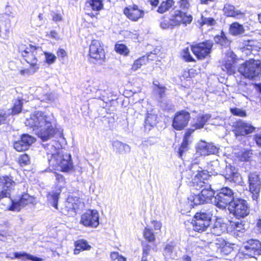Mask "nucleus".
Listing matches in <instances>:
<instances>
[{"label":"nucleus","mask_w":261,"mask_h":261,"mask_svg":"<svg viewBox=\"0 0 261 261\" xmlns=\"http://www.w3.org/2000/svg\"><path fill=\"white\" fill-rule=\"evenodd\" d=\"M254 139L256 144L261 147V134H257L254 136Z\"/></svg>","instance_id":"e2e57ef3"},{"label":"nucleus","mask_w":261,"mask_h":261,"mask_svg":"<svg viewBox=\"0 0 261 261\" xmlns=\"http://www.w3.org/2000/svg\"><path fill=\"white\" fill-rule=\"evenodd\" d=\"M153 85L156 87L154 88V90L158 92L160 97H162L164 95L166 90V87L160 85L158 81L153 82Z\"/></svg>","instance_id":"a18cd8bd"},{"label":"nucleus","mask_w":261,"mask_h":261,"mask_svg":"<svg viewBox=\"0 0 261 261\" xmlns=\"http://www.w3.org/2000/svg\"><path fill=\"white\" fill-rule=\"evenodd\" d=\"M147 58L145 57H142L136 60L132 65V70L136 71L140 68L143 65L146 64L147 62Z\"/></svg>","instance_id":"e433bc0d"},{"label":"nucleus","mask_w":261,"mask_h":261,"mask_svg":"<svg viewBox=\"0 0 261 261\" xmlns=\"http://www.w3.org/2000/svg\"><path fill=\"white\" fill-rule=\"evenodd\" d=\"M248 184L250 192L252 194V198L257 200L261 188V181L259 175L256 173H250L248 175Z\"/></svg>","instance_id":"4468645a"},{"label":"nucleus","mask_w":261,"mask_h":261,"mask_svg":"<svg viewBox=\"0 0 261 261\" xmlns=\"http://www.w3.org/2000/svg\"><path fill=\"white\" fill-rule=\"evenodd\" d=\"M41 101L50 103L54 101V95L52 93H47L39 98Z\"/></svg>","instance_id":"8fccbe9b"},{"label":"nucleus","mask_w":261,"mask_h":261,"mask_svg":"<svg viewBox=\"0 0 261 261\" xmlns=\"http://www.w3.org/2000/svg\"><path fill=\"white\" fill-rule=\"evenodd\" d=\"M226 230V225L221 223L219 221H216L211 228V232L216 236H220Z\"/></svg>","instance_id":"2f4dec72"},{"label":"nucleus","mask_w":261,"mask_h":261,"mask_svg":"<svg viewBox=\"0 0 261 261\" xmlns=\"http://www.w3.org/2000/svg\"><path fill=\"white\" fill-rule=\"evenodd\" d=\"M84 204L82 200L77 197H68L65 204V207L63 209V213L65 215L73 216L80 208L83 207Z\"/></svg>","instance_id":"f8f14e48"},{"label":"nucleus","mask_w":261,"mask_h":261,"mask_svg":"<svg viewBox=\"0 0 261 261\" xmlns=\"http://www.w3.org/2000/svg\"><path fill=\"white\" fill-rule=\"evenodd\" d=\"M216 20L211 17H201V24H207L208 25H214L216 24Z\"/></svg>","instance_id":"de8ad7c7"},{"label":"nucleus","mask_w":261,"mask_h":261,"mask_svg":"<svg viewBox=\"0 0 261 261\" xmlns=\"http://www.w3.org/2000/svg\"><path fill=\"white\" fill-rule=\"evenodd\" d=\"M190 118L189 112L185 111L177 112L173 119L172 126L177 130H181L187 126Z\"/></svg>","instance_id":"f3484780"},{"label":"nucleus","mask_w":261,"mask_h":261,"mask_svg":"<svg viewBox=\"0 0 261 261\" xmlns=\"http://www.w3.org/2000/svg\"><path fill=\"white\" fill-rule=\"evenodd\" d=\"M204 180H200L197 185L200 189L201 196L206 203L210 202L212 199L214 197V191L212 189L211 185L204 181Z\"/></svg>","instance_id":"aec40b11"},{"label":"nucleus","mask_w":261,"mask_h":261,"mask_svg":"<svg viewBox=\"0 0 261 261\" xmlns=\"http://www.w3.org/2000/svg\"><path fill=\"white\" fill-rule=\"evenodd\" d=\"M115 48L116 51L120 54L126 55L129 52L126 46L123 44H116Z\"/></svg>","instance_id":"79ce46f5"},{"label":"nucleus","mask_w":261,"mask_h":261,"mask_svg":"<svg viewBox=\"0 0 261 261\" xmlns=\"http://www.w3.org/2000/svg\"><path fill=\"white\" fill-rule=\"evenodd\" d=\"M243 252L251 257L258 255L261 252V243L257 240H249L244 243Z\"/></svg>","instance_id":"dca6fc26"},{"label":"nucleus","mask_w":261,"mask_h":261,"mask_svg":"<svg viewBox=\"0 0 261 261\" xmlns=\"http://www.w3.org/2000/svg\"><path fill=\"white\" fill-rule=\"evenodd\" d=\"M229 31L233 36H239L245 33V29L242 24L234 22L230 25Z\"/></svg>","instance_id":"cd10ccee"},{"label":"nucleus","mask_w":261,"mask_h":261,"mask_svg":"<svg viewBox=\"0 0 261 261\" xmlns=\"http://www.w3.org/2000/svg\"><path fill=\"white\" fill-rule=\"evenodd\" d=\"M223 11L225 14L229 17H233L237 19H240L244 18L245 16V13L244 12L230 4L225 5Z\"/></svg>","instance_id":"4be33fe9"},{"label":"nucleus","mask_w":261,"mask_h":261,"mask_svg":"<svg viewBox=\"0 0 261 261\" xmlns=\"http://www.w3.org/2000/svg\"><path fill=\"white\" fill-rule=\"evenodd\" d=\"M29 156L26 154L21 155L19 158V162L21 165H28L29 163Z\"/></svg>","instance_id":"6e6d98bb"},{"label":"nucleus","mask_w":261,"mask_h":261,"mask_svg":"<svg viewBox=\"0 0 261 261\" xmlns=\"http://www.w3.org/2000/svg\"><path fill=\"white\" fill-rule=\"evenodd\" d=\"M13 146L14 148L18 151H23L28 149L26 145L23 143L21 139L15 142Z\"/></svg>","instance_id":"c03bdc74"},{"label":"nucleus","mask_w":261,"mask_h":261,"mask_svg":"<svg viewBox=\"0 0 261 261\" xmlns=\"http://www.w3.org/2000/svg\"><path fill=\"white\" fill-rule=\"evenodd\" d=\"M234 229L237 231H241L244 229V225L241 222H237L234 223Z\"/></svg>","instance_id":"052dcab7"},{"label":"nucleus","mask_w":261,"mask_h":261,"mask_svg":"<svg viewBox=\"0 0 261 261\" xmlns=\"http://www.w3.org/2000/svg\"><path fill=\"white\" fill-rule=\"evenodd\" d=\"M45 148L50 166L55 168L60 167L64 172H68L72 169L73 164L70 154L58 152L56 148L50 144L47 145Z\"/></svg>","instance_id":"7ed1b4c3"},{"label":"nucleus","mask_w":261,"mask_h":261,"mask_svg":"<svg viewBox=\"0 0 261 261\" xmlns=\"http://www.w3.org/2000/svg\"><path fill=\"white\" fill-rule=\"evenodd\" d=\"M21 139L23 143L26 145V147L28 149L35 141L34 137L28 134L22 135Z\"/></svg>","instance_id":"58836bf2"},{"label":"nucleus","mask_w":261,"mask_h":261,"mask_svg":"<svg viewBox=\"0 0 261 261\" xmlns=\"http://www.w3.org/2000/svg\"><path fill=\"white\" fill-rule=\"evenodd\" d=\"M208 166L210 172H214L216 174L221 173L222 169H223V167H221L218 160L211 162L208 164Z\"/></svg>","instance_id":"f704fd0d"},{"label":"nucleus","mask_w":261,"mask_h":261,"mask_svg":"<svg viewBox=\"0 0 261 261\" xmlns=\"http://www.w3.org/2000/svg\"><path fill=\"white\" fill-rule=\"evenodd\" d=\"M123 13L129 19L134 21L143 17L144 15V11L140 9L138 6L135 5L124 8Z\"/></svg>","instance_id":"6ab92c4d"},{"label":"nucleus","mask_w":261,"mask_h":261,"mask_svg":"<svg viewBox=\"0 0 261 261\" xmlns=\"http://www.w3.org/2000/svg\"><path fill=\"white\" fill-rule=\"evenodd\" d=\"M60 193L61 190L58 189L55 191L49 192L47 195L48 203L56 209H58V202Z\"/></svg>","instance_id":"c85d7f7f"},{"label":"nucleus","mask_w":261,"mask_h":261,"mask_svg":"<svg viewBox=\"0 0 261 261\" xmlns=\"http://www.w3.org/2000/svg\"><path fill=\"white\" fill-rule=\"evenodd\" d=\"M170 20L174 27L182 23L185 25L191 22L193 17L191 15L187 14L181 10H176L170 16Z\"/></svg>","instance_id":"2eb2a0df"},{"label":"nucleus","mask_w":261,"mask_h":261,"mask_svg":"<svg viewBox=\"0 0 261 261\" xmlns=\"http://www.w3.org/2000/svg\"><path fill=\"white\" fill-rule=\"evenodd\" d=\"M153 224L154 230H160L162 227V224L160 222L153 220L151 222Z\"/></svg>","instance_id":"680f3d73"},{"label":"nucleus","mask_w":261,"mask_h":261,"mask_svg":"<svg viewBox=\"0 0 261 261\" xmlns=\"http://www.w3.org/2000/svg\"><path fill=\"white\" fill-rule=\"evenodd\" d=\"M75 248L74 250V253L78 254L81 250H89L91 246L88 245L87 242L84 240L77 241L75 243Z\"/></svg>","instance_id":"473e14b6"},{"label":"nucleus","mask_w":261,"mask_h":261,"mask_svg":"<svg viewBox=\"0 0 261 261\" xmlns=\"http://www.w3.org/2000/svg\"><path fill=\"white\" fill-rule=\"evenodd\" d=\"M112 146L114 150L119 154L128 153L131 150L130 146L119 141H114Z\"/></svg>","instance_id":"a878e982"},{"label":"nucleus","mask_w":261,"mask_h":261,"mask_svg":"<svg viewBox=\"0 0 261 261\" xmlns=\"http://www.w3.org/2000/svg\"><path fill=\"white\" fill-rule=\"evenodd\" d=\"M156 142V139L152 137L143 140L142 141V145L145 147H147L149 146L154 145Z\"/></svg>","instance_id":"864d4df0"},{"label":"nucleus","mask_w":261,"mask_h":261,"mask_svg":"<svg viewBox=\"0 0 261 261\" xmlns=\"http://www.w3.org/2000/svg\"><path fill=\"white\" fill-rule=\"evenodd\" d=\"M22 101L20 99H16L12 108V113L13 115L19 113L22 110Z\"/></svg>","instance_id":"a19ab883"},{"label":"nucleus","mask_w":261,"mask_h":261,"mask_svg":"<svg viewBox=\"0 0 261 261\" xmlns=\"http://www.w3.org/2000/svg\"><path fill=\"white\" fill-rule=\"evenodd\" d=\"M58 58L64 59L67 56V53L66 51L63 49H59L57 53Z\"/></svg>","instance_id":"bf43d9fd"},{"label":"nucleus","mask_w":261,"mask_h":261,"mask_svg":"<svg viewBox=\"0 0 261 261\" xmlns=\"http://www.w3.org/2000/svg\"><path fill=\"white\" fill-rule=\"evenodd\" d=\"M45 56L47 63L50 64L55 62L56 57L54 54L49 53H45Z\"/></svg>","instance_id":"5fc2aeb1"},{"label":"nucleus","mask_w":261,"mask_h":261,"mask_svg":"<svg viewBox=\"0 0 261 261\" xmlns=\"http://www.w3.org/2000/svg\"><path fill=\"white\" fill-rule=\"evenodd\" d=\"M208 171L202 170L197 164H193L190 169L187 170L183 174L189 179H192L194 184L199 183L200 180H205L208 177Z\"/></svg>","instance_id":"0eeeda50"},{"label":"nucleus","mask_w":261,"mask_h":261,"mask_svg":"<svg viewBox=\"0 0 261 261\" xmlns=\"http://www.w3.org/2000/svg\"><path fill=\"white\" fill-rule=\"evenodd\" d=\"M189 202L191 205H197L206 203L202 197L201 196L200 192L193 193L188 197Z\"/></svg>","instance_id":"c756f323"},{"label":"nucleus","mask_w":261,"mask_h":261,"mask_svg":"<svg viewBox=\"0 0 261 261\" xmlns=\"http://www.w3.org/2000/svg\"><path fill=\"white\" fill-rule=\"evenodd\" d=\"M160 26L163 29H171L174 28V26L171 23L170 18L169 20H162L161 22Z\"/></svg>","instance_id":"49530a36"},{"label":"nucleus","mask_w":261,"mask_h":261,"mask_svg":"<svg viewBox=\"0 0 261 261\" xmlns=\"http://www.w3.org/2000/svg\"><path fill=\"white\" fill-rule=\"evenodd\" d=\"M233 58H232L230 61L226 62L224 65H223L222 69L224 71H226L228 74H232L234 72V67L233 65Z\"/></svg>","instance_id":"4c0bfd02"},{"label":"nucleus","mask_w":261,"mask_h":261,"mask_svg":"<svg viewBox=\"0 0 261 261\" xmlns=\"http://www.w3.org/2000/svg\"><path fill=\"white\" fill-rule=\"evenodd\" d=\"M232 190L228 187L222 188L220 192L214 197V203L218 207L224 209L228 204L235 199Z\"/></svg>","instance_id":"423d86ee"},{"label":"nucleus","mask_w":261,"mask_h":261,"mask_svg":"<svg viewBox=\"0 0 261 261\" xmlns=\"http://www.w3.org/2000/svg\"><path fill=\"white\" fill-rule=\"evenodd\" d=\"M192 134V131L188 130L185 133L182 142L180 147L179 148L178 153L179 156H181L182 153L185 151L189 144V139L191 135Z\"/></svg>","instance_id":"72a5a7b5"},{"label":"nucleus","mask_w":261,"mask_h":261,"mask_svg":"<svg viewBox=\"0 0 261 261\" xmlns=\"http://www.w3.org/2000/svg\"><path fill=\"white\" fill-rule=\"evenodd\" d=\"M157 122L158 117L156 114L153 111L150 112H148L145 121V127L150 129V127L155 126Z\"/></svg>","instance_id":"bb28decb"},{"label":"nucleus","mask_w":261,"mask_h":261,"mask_svg":"<svg viewBox=\"0 0 261 261\" xmlns=\"http://www.w3.org/2000/svg\"><path fill=\"white\" fill-rule=\"evenodd\" d=\"M111 258L113 260L118 259V261H126V258L121 255H119L117 252H113L111 254Z\"/></svg>","instance_id":"4d7b16f0"},{"label":"nucleus","mask_w":261,"mask_h":261,"mask_svg":"<svg viewBox=\"0 0 261 261\" xmlns=\"http://www.w3.org/2000/svg\"><path fill=\"white\" fill-rule=\"evenodd\" d=\"M256 229L257 232L261 233V220H259L256 224Z\"/></svg>","instance_id":"774afa93"},{"label":"nucleus","mask_w":261,"mask_h":261,"mask_svg":"<svg viewBox=\"0 0 261 261\" xmlns=\"http://www.w3.org/2000/svg\"><path fill=\"white\" fill-rule=\"evenodd\" d=\"M213 45L212 41H206L192 46L191 50L198 59H203L210 54Z\"/></svg>","instance_id":"ddd939ff"},{"label":"nucleus","mask_w":261,"mask_h":261,"mask_svg":"<svg viewBox=\"0 0 261 261\" xmlns=\"http://www.w3.org/2000/svg\"><path fill=\"white\" fill-rule=\"evenodd\" d=\"M150 250V245H149L148 244H146L144 246L143 248V255H142V260H143V259L144 258H145V260H147V256L149 254Z\"/></svg>","instance_id":"13d9d810"},{"label":"nucleus","mask_w":261,"mask_h":261,"mask_svg":"<svg viewBox=\"0 0 261 261\" xmlns=\"http://www.w3.org/2000/svg\"><path fill=\"white\" fill-rule=\"evenodd\" d=\"M174 247L171 245H167L164 251V255L168 258H175V256L173 255Z\"/></svg>","instance_id":"37998d69"},{"label":"nucleus","mask_w":261,"mask_h":261,"mask_svg":"<svg viewBox=\"0 0 261 261\" xmlns=\"http://www.w3.org/2000/svg\"><path fill=\"white\" fill-rule=\"evenodd\" d=\"M212 215L210 210L196 213L192 222L193 229L198 232L205 231L210 225Z\"/></svg>","instance_id":"39448f33"},{"label":"nucleus","mask_w":261,"mask_h":261,"mask_svg":"<svg viewBox=\"0 0 261 261\" xmlns=\"http://www.w3.org/2000/svg\"><path fill=\"white\" fill-rule=\"evenodd\" d=\"M238 71L245 78L255 80L261 76V62L250 59L240 65Z\"/></svg>","instance_id":"20e7f679"},{"label":"nucleus","mask_w":261,"mask_h":261,"mask_svg":"<svg viewBox=\"0 0 261 261\" xmlns=\"http://www.w3.org/2000/svg\"><path fill=\"white\" fill-rule=\"evenodd\" d=\"M55 176L56 180H58L59 182L64 184L65 178L62 175H60L59 174H56Z\"/></svg>","instance_id":"0e129e2a"},{"label":"nucleus","mask_w":261,"mask_h":261,"mask_svg":"<svg viewBox=\"0 0 261 261\" xmlns=\"http://www.w3.org/2000/svg\"><path fill=\"white\" fill-rule=\"evenodd\" d=\"M175 2L173 0H166L163 1L159 6L157 12L163 14L169 11L174 5Z\"/></svg>","instance_id":"7c9ffc66"},{"label":"nucleus","mask_w":261,"mask_h":261,"mask_svg":"<svg viewBox=\"0 0 261 261\" xmlns=\"http://www.w3.org/2000/svg\"><path fill=\"white\" fill-rule=\"evenodd\" d=\"M179 8L182 10V12L187 11L190 7L189 0H180L178 2Z\"/></svg>","instance_id":"09e8293b"},{"label":"nucleus","mask_w":261,"mask_h":261,"mask_svg":"<svg viewBox=\"0 0 261 261\" xmlns=\"http://www.w3.org/2000/svg\"><path fill=\"white\" fill-rule=\"evenodd\" d=\"M255 128L250 123L242 121H239L236 124V134L245 136L254 132Z\"/></svg>","instance_id":"412c9836"},{"label":"nucleus","mask_w":261,"mask_h":261,"mask_svg":"<svg viewBox=\"0 0 261 261\" xmlns=\"http://www.w3.org/2000/svg\"><path fill=\"white\" fill-rule=\"evenodd\" d=\"M182 57L184 59L188 62L194 61V60L191 56L190 51L188 48L184 49L182 50Z\"/></svg>","instance_id":"3c124183"},{"label":"nucleus","mask_w":261,"mask_h":261,"mask_svg":"<svg viewBox=\"0 0 261 261\" xmlns=\"http://www.w3.org/2000/svg\"><path fill=\"white\" fill-rule=\"evenodd\" d=\"M103 8V4L101 0H88L85 3L84 10L85 11H90L91 9L99 11Z\"/></svg>","instance_id":"393cba45"},{"label":"nucleus","mask_w":261,"mask_h":261,"mask_svg":"<svg viewBox=\"0 0 261 261\" xmlns=\"http://www.w3.org/2000/svg\"><path fill=\"white\" fill-rule=\"evenodd\" d=\"M214 40L216 43L220 44L222 46L227 45L228 43V40L223 32H221L220 35L215 36Z\"/></svg>","instance_id":"ea45409f"},{"label":"nucleus","mask_w":261,"mask_h":261,"mask_svg":"<svg viewBox=\"0 0 261 261\" xmlns=\"http://www.w3.org/2000/svg\"><path fill=\"white\" fill-rule=\"evenodd\" d=\"M147 1L150 3V4L152 7H156L159 3V0H147Z\"/></svg>","instance_id":"338daca9"},{"label":"nucleus","mask_w":261,"mask_h":261,"mask_svg":"<svg viewBox=\"0 0 261 261\" xmlns=\"http://www.w3.org/2000/svg\"><path fill=\"white\" fill-rule=\"evenodd\" d=\"M197 152L201 155H207L217 154L219 152V148L213 144L201 141L198 143Z\"/></svg>","instance_id":"a211bd4d"},{"label":"nucleus","mask_w":261,"mask_h":261,"mask_svg":"<svg viewBox=\"0 0 261 261\" xmlns=\"http://www.w3.org/2000/svg\"><path fill=\"white\" fill-rule=\"evenodd\" d=\"M230 111L233 115L236 116L240 117H244L246 116L245 112L239 108H231Z\"/></svg>","instance_id":"603ef678"},{"label":"nucleus","mask_w":261,"mask_h":261,"mask_svg":"<svg viewBox=\"0 0 261 261\" xmlns=\"http://www.w3.org/2000/svg\"><path fill=\"white\" fill-rule=\"evenodd\" d=\"M24 123L36 131L38 136L43 141L53 137L56 133V119L53 114L47 112H34L26 119Z\"/></svg>","instance_id":"f257e3e1"},{"label":"nucleus","mask_w":261,"mask_h":261,"mask_svg":"<svg viewBox=\"0 0 261 261\" xmlns=\"http://www.w3.org/2000/svg\"><path fill=\"white\" fill-rule=\"evenodd\" d=\"M230 211L233 212L237 218H244L249 213V210L245 200L242 199H235L230 203Z\"/></svg>","instance_id":"1a4fd4ad"},{"label":"nucleus","mask_w":261,"mask_h":261,"mask_svg":"<svg viewBox=\"0 0 261 261\" xmlns=\"http://www.w3.org/2000/svg\"><path fill=\"white\" fill-rule=\"evenodd\" d=\"M89 56L98 63L101 64L105 60V53L102 43L98 40L92 41L89 46Z\"/></svg>","instance_id":"6e6552de"},{"label":"nucleus","mask_w":261,"mask_h":261,"mask_svg":"<svg viewBox=\"0 0 261 261\" xmlns=\"http://www.w3.org/2000/svg\"><path fill=\"white\" fill-rule=\"evenodd\" d=\"M143 236L145 240L150 242H153L155 241V238L152 229L148 226L144 228Z\"/></svg>","instance_id":"c9c22d12"},{"label":"nucleus","mask_w":261,"mask_h":261,"mask_svg":"<svg viewBox=\"0 0 261 261\" xmlns=\"http://www.w3.org/2000/svg\"><path fill=\"white\" fill-rule=\"evenodd\" d=\"M211 118L210 114H200L196 119L193 122L192 127L189 130L192 131V133L197 129H200L203 127L205 124Z\"/></svg>","instance_id":"5701e85b"},{"label":"nucleus","mask_w":261,"mask_h":261,"mask_svg":"<svg viewBox=\"0 0 261 261\" xmlns=\"http://www.w3.org/2000/svg\"><path fill=\"white\" fill-rule=\"evenodd\" d=\"M15 186V181L11 177L4 176L0 177V200L4 198H9L12 204L9 210L13 211H19L21 208L33 201V198L28 194L21 195L18 201L11 198V195Z\"/></svg>","instance_id":"f03ea898"},{"label":"nucleus","mask_w":261,"mask_h":261,"mask_svg":"<svg viewBox=\"0 0 261 261\" xmlns=\"http://www.w3.org/2000/svg\"><path fill=\"white\" fill-rule=\"evenodd\" d=\"M221 173L226 179L230 181L234 180L239 176L238 170L230 164L226 165L225 170L224 171L222 170Z\"/></svg>","instance_id":"b1692460"},{"label":"nucleus","mask_w":261,"mask_h":261,"mask_svg":"<svg viewBox=\"0 0 261 261\" xmlns=\"http://www.w3.org/2000/svg\"><path fill=\"white\" fill-rule=\"evenodd\" d=\"M99 214L96 210H89L81 216L80 223L86 227H97L99 225Z\"/></svg>","instance_id":"9b49d317"},{"label":"nucleus","mask_w":261,"mask_h":261,"mask_svg":"<svg viewBox=\"0 0 261 261\" xmlns=\"http://www.w3.org/2000/svg\"><path fill=\"white\" fill-rule=\"evenodd\" d=\"M53 20L55 21H60L62 20V16L59 14H55L53 16Z\"/></svg>","instance_id":"69168bd1"},{"label":"nucleus","mask_w":261,"mask_h":261,"mask_svg":"<svg viewBox=\"0 0 261 261\" xmlns=\"http://www.w3.org/2000/svg\"><path fill=\"white\" fill-rule=\"evenodd\" d=\"M38 48L31 45L28 46L21 45L19 47V51L25 61L31 66L35 67L37 65V50Z\"/></svg>","instance_id":"9d476101"}]
</instances>
